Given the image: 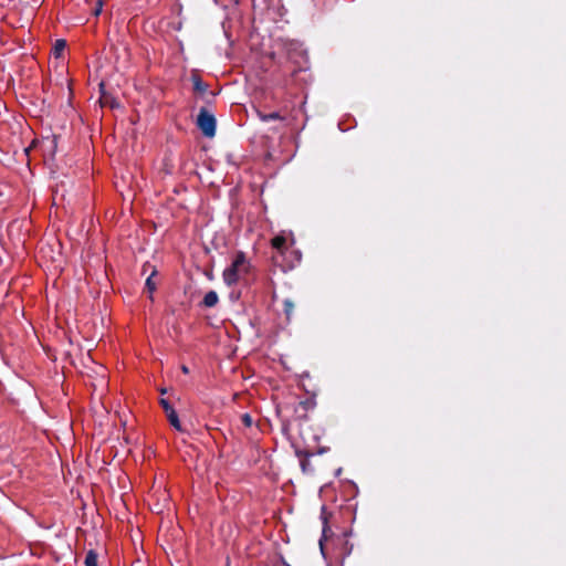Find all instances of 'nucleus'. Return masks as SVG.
Listing matches in <instances>:
<instances>
[{
  "label": "nucleus",
  "mask_w": 566,
  "mask_h": 566,
  "mask_svg": "<svg viewBox=\"0 0 566 566\" xmlns=\"http://www.w3.org/2000/svg\"><path fill=\"white\" fill-rule=\"evenodd\" d=\"M249 271L250 263L248 262L245 254L243 252H239L231 265L223 271V281L227 285L231 286L244 277Z\"/></svg>",
  "instance_id": "nucleus-1"
},
{
  "label": "nucleus",
  "mask_w": 566,
  "mask_h": 566,
  "mask_svg": "<svg viewBox=\"0 0 566 566\" xmlns=\"http://www.w3.org/2000/svg\"><path fill=\"white\" fill-rule=\"evenodd\" d=\"M216 118L213 114H211L207 108L202 107L199 111L197 116V126L201 130V133L208 137L212 138L216 135Z\"/></svg>",
  "instance_id": "nucleus-2"
},
{
  "label": "nucleus",
  "mask_w": 566,
  "mask_h": 566,
  "mask_svg": "<svg viewBox=\"0 0 566 566\" xmlns=\"http://www.w3.org/2000/svg\"><path fill=\"white\" fill-rule=\"evenodd\" d=\"M160 405L167 416L168 421L170 424L178 431H182L181 423L179 421L178 415L176 410L172 408V406L168 402L166 399H160Z\"/></svg>",
  "instance_id": "nucleus-3"
},
{
  "label": "nucleus",
  "mask_w": 566,
  "mask_h": 566,
  "mask_svg": "<svg viewBox=\"0 0 566 566\" xmlns=\"http://www.w3.org/2000/svg\"><path fill=\"white\" fill-rule=\"evenodd\" d=\"M156 274H157V271L154 270L151 272V274L147 277L146 283H145V289L148 291L150 300H153V293L156 291V287H157V284L154 281V276Z\"/></svg>",
  "instance_id": "nucleus-4"
},
{
  "label": "nucleus",
  "mask_w": 566,
  "mask_h": 566,
  "mask_svg": "<svg viewBox=\"0 0 566 566\" xmlns=\"http://www.w3.org/2000/svg\"><path fill=\"white\" fill-rule=\"evenodd\" d=\"M218 295L214 291H209L203 297V305L206 307H212L218 303Z\"/></svg>",
  "instance_id": "nucleus-5"
},
{
  "label": "nucleus",
  "mask_w": 566,
  "mask_h": 566,
  "mask_svg": "<svg viewBox=\"0 0 566 566\" xmlns=\"http://www.w3.org/2000/svg\"><path fill=\"white\" fill-rule=\"evenodd\" d=\"M258 116L262 122H269V120H280L282 119V116L277 112H273L270 114L262 113L258 111Z\"/></svg>",
  "instance_id": "nucleus-6"
},
{
  "label": "nucleus",
  "mask_w": 566,
  "mask_h": 566,
  "mask_svg": "<svg viewBox=\"0 0 566 566\" xmlns=\"http://www.w3.org/2000/svg\"><path fill=\"white\" fill-rule=\"evenodd\" d=\"M66 46L65 40H56L53 46V54L55 57H60Z\"/></svg>",
  "instance_id": "nucleus-7"
},
{
  "label": "nucleus",
  "mask_w": 566,
  "mask_h": 566,
  "mask_svg": "<svg viewBox=\"0 0 566 566\" xmlns=\"http://www.w3.org/2000/svg\"><path fill=\"white\" fill-rule=\"evenodd\" d=\"M84 564L85 566H97V554L94 551H88Z\"/></svg>",
  "instance_id": "nucleus-8"
},
{
  "label": "nucleus",
  "mask_w": 566,
  "mask_h": 566,
  "mask_svg": "<svg viewBox=\"0 0 566 566\" xmlns=\"http://www.w3.org/2000/svg\"><path fill=\"white\" fill-rule=\"evenodd\" d=\"M193 90L199 93H203L207 91V85L202 82V80L198 76L192 77Z\"/></svg>",
  "instance_id": "nucleus-9"
},
{
  "label": "nucleus",
  "mask_w": 566,
  "mask_h": 566,
  "mask_svg": "<svg viewBox=\"0 0 566 566\" xmlns=\"http://www.w3.org/2000/svg\"><path fill=\"white\" fill-rule=\"evenodd\" d=\"M285 244V238L284 237H275L272 240L273 248L281 250Z\"/></svg>",
  "instance_id": "nucleus-10"
},
{
  "label": "nucleus",
  "mask_w": 566,
  "mask_h": 566,
  "mask_svg": "<svg viewBox=\"0 0 566 566\" xmlns=\"http://www.w3.org/2000/svg\"><path fill=\"white\" fill-rule=\"evenodd\" d=\"M293 308H294V304L292 301L290 300H285L284 301V311H285V314L287 317L291 316L292 312H293Z\"/></svg>",
  "instance_id": "nucleus-11"
},
{
  "label": "nucleus",
  "mask_w": 566,
  "mask_h": 566,
  "mask_svg": "<svg viewBox=\"0 0 566 566\" xmlns=\"http://www.w3.org/2000/svg\"><path fill=\"white\" fill-rule=\"evenodd\" d=\"M242 422L245 427H251L253 423L252 417L249 413L242 415Z\"/></svg>",
  "instance_id": "nucleus-12"
},
{
  "label": "nucleus",
  "mask_w": 566,
  "mask_h": 566,
  "mask_svg": "<svg viewBox=\"0 0 566 566\" xmlns=\"http://www.w3.org/2000/svg\"><path fill=\"white\" fill-rule=\"evenodd\" d=\"M103 0H97V6L94 9V15H98L102 12Z\"/></svg>",
  "instance_id": "nucleus-13"
},
{
  "label": "nucleus",
  "mask_w": 566,
  "mask_h": 566,
  "mask_svg": "<svg viewBox=\"0 0 566 566\" xmlns=\"http://www.w3.org/2000/svg\"><path fill=\"white\" fill-rule=\"evenodd\" d=\"M181 370H182V373H185V374H188V373H189L188 367H187V366H185V365L181 367Z\"/></svg>",
  "instance_id": "nucleus-14"
},
{
  "label": "nucleus",
  "mask_w": 566,
  "mask_h": 566,
  "mask_svg": "<svg viewBox=\"0 0 566 566\" xmlns=\"http://www.w3.org/2000/svg\"><path fill=\"white\" fill-rule=\"evenodd\" d=\"M319 546H321V549L323 551V541L322 539L319 541Z\"/></svg>",
  "instance_id": "nucleus-15"
},
{
  "label": "nucleus",
  "mask_w": 566,
  "mask_h": 566,
  "mask_svg": "<svg viewBox=\"0 0 566 566\" xmlns=\"http://www.w3.org/2000/svg\"><path fill=\"white\" fill-rule=\"evenodd\" d=\"M285 566H290V565L285 564Z\"/></svg>",
  "instance_id": "nucleus-16"
}]
</instances>
